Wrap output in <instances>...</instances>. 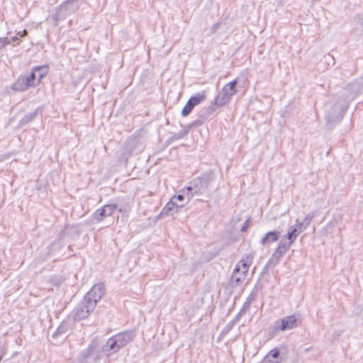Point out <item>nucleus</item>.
I'll list each match as a JSON object with an SVG mask.
<instances>
[{
    "label": "nucleus",
    "mask_w": 363,
    "mask_h": 363,
    "mask_svg": "<svg viewBox=\"0 0 363 363\" xmlns=\"http://www.w3.org/2000/svg\"><path fill=\"white\" fill-rule=\"evenodd\" d=\"M238 82V79H235L223 86L220 92L216 96L220 101V105L224 106L227 105L237 93L236 86Z\"/></svg>",
    "instance_id": "obj_8"
},
{
    "label": "nucleus",
    "mask_w": 363,
    "mask_h": 363,
    "mask_svg": "<svg viewBox=\"0 0 363 363\" xmlns=\"http://www.w3.org/2000/svg\"><path fill=\"white\" fill-rule=\"evenodd\" d=\"M293 243L294 242L292 241L287 240L284 236L279 242L277 247L286 252L290 249Z\"/></svg>",
    "instance_id": "obj_25"
},
{
    "label": "nucleus",
    "mask_w": 363,
    "mask_h": 363,
    "mask_svg": "<svg viewBox=\"0 0 363 363\" xmlns=\"http://www.w3.org/2000/svg\"><path fill=\"white\" fill-rule=\"evenodd\" d=\"M280 238V232L279 230H273L267 232L260 240L262 245H266L268 243L276 242Z\"/></svg>",
    "instance_id": "obj_17"
},
{
    "label": "nucleus",
    "mask_w": 363,
    "mask_h": 363,
    "mask_svg": "<svg viewBox=\"0 0 363 363\" xmlns=\"http://www.w3.org/2000/svg\"><path fill=\"white\" fill-rule=\"evenodd\" d=\"M253 256L250 254L245 255L238 262V264H240L242 269V273L244 275H247L249 267L252 263Z\"/></svg>",
    "instance_id": "obj_18"
},
{
    "label": "nucleus",
    "mask_w": 363,
    "mask_h": 363,
    "mask_svg": "<svg viewBox=\"0 0 363 363\" xmlns=\"http://www.w3.org/2000/svg\"><path fill=\"white\" fill-rule=\"evenodd\" d=\"M250 220H251V217H249L245 221V223H243L240 230L241 232H245L247 230V229L249 227V225H250Z\"/></svg>",
    "instance_id": "obj_40"
},
{
    "label": "nucleus",
    "mask_w": 363,
    "mask_h": 363,
    "mask_svg": "<svg viewBox=\"0 0 363 363\" xmlns=\"http://www.w3.org/2000/svg\"><path fill=\"white\" fill-rule=\"evenodd\" d=\"M347 108L346 104L342 103V98H337L336 101L326 112V125L329 126V128H333L334 125L340 123L347 111Z\"/></svg>",
    "instance_id": "obj_4"
},
{
    "label": "nucleus",
    "mask_w": 363,
    "mask_h": 363,
    "mask_svg": "<svg viewBox=\"0 0 363 363\" xmlns=\"http://www.w3.org/2000/svg\"><path fill=\"white\" fill-rule=\"evenodd\" d=\"M286 252L277 247L271 257L268 259L267 264L264 267L262 274L266 272L269 267H274L277 266L281 258L285 255Z\"/></svg>",
    "instance_id": "obj_13"
},
{
    "label": "nucleus",
    "mask_w": 363,
    "mask_h": 363,
    "mask_svg": "<svg viewBox=\"0 0 363 363\" xmlns=\"http://www.w3.org/2000/svg\"><path fill=\"white\" fill-rule=\"evenodd\" d=\"M258 363H277L275 360H273L269 357V355H266L264 359Z\"/></svg>",
    "instance_id": "obj_42"
},
{
    "label": "nucleus",
    "mask_w": 363,
    "mask_h": 363,
    "mask_svg": "<svg viewBox=\"0 0 363 363\" xmlns=\"http://www.w3.org/2000/svg\"><path fill=\"white\" fill-rule=\"evenodd\" d=\"M186 191V196L188 198V202L195 196V195H198L197 194H194V191H187L185 189H182L181 191V192H183L184 194V192Z\"/></svg>",
    "instance_id": "obj_36"
},
{
    "label": "nucleus",
    "mask_w": 363,
    "mask_h": 363,
    "mask_svg": "<svg viewBox=\"0 0 363 363\" xmlns=\"http://www.w3.org/2000/svg\"><path fill=\"white\" fill-rule=\"evenodd\" d=\"M355 20L357 21V23L361 26L363 31V13L357 15L355 16Z\"/></svg>",
    "instance_id": "obj_39"
},
{
    "label": "nucleus",
    "mask_w": 363,
    "mask_h": 363,
    "mask_svg": "<svg viewBox=\"0 0 363 363\" xmlns=\"http://www.w3.org/2000/svg\"><path fill=\"white\" fill-rule=\"evenodd\" d=\"M67 249L69 250V252H72V245H69L67 246Z\"/></svg>",
    "instance_id": "obj_49"
},
{
    "label": "nucleus",
    "mask_w": 363,
    "mask_h": 363,
    "mask_svg": "<svg viewBox=\"0 0 363 363\" xmlns=\"http://www.w3.org/2000/svg\"><path fill=\"white\" fill-rule=\"evenodd\" d=\"M9 39L11 40V44L10 45H12L13 46H16L17 45H19L21 42V39L19 38V37L18 35L16 36H13V37H11L9 38Z\"/></svg>",
    "instance_id": "obj_37"
},
{
    "label": "nucleus",
    "mask_w": 363,
    "mask_h": 363,
    "mask_svg": "<svg viewBox=\"0 0 363 363\" xmlns=\"http://www.w3.org/2000/svg\"><path fill=\"white\" fill-rule=\"evenodd\" d=\"M121 349L113 336L108 338L101 349L99 347L98 341L92 340L88 347L80 352L79 363H97L103 354L108 357L117 353Z\"/></svg>",
    "instance_id": "obj_1"
},
{
    "label": "nucleus",
    "mask_w": 363,
    "mask_h": 363,
    "mask_svg": "<svg viewBox=\"0 0 363 363\" xmlns=\"http://www.w3.org/2000/svg\"><path fill=\"white\" fill-rule=\"evenodd\" d=\"M210 117L202 110L198 115L197 118L188 125V128L201 126Z\"/></svg>",
    "instance_id": "obj_19"
},
{
    "label": "nucleus",
    "mask_w": 363,
    "mask_h": 363,
    "mask_svg": "<svg viewBox=\"0 0 363 363\" xmlns=\"http://www.w3.org/2000/svg\"><path fill=\"white\" fill-rule=\"evenodd\" d=\"M29 87H30V84L26 82L25 75H21L11 86L16 91H24Z\"/></svg>",
    "instance_id": "obj_16"
},
{
    "label": "nucleus",
    "mask_w": 363,
    "mask_h": 363,
    "mask_svg": "<svg viewBox=\"0 0 363 363\" xmlns=\"http://www.w3.org/2000/svg\"><path fill=\"white\" fill-rule=\"evenodd\" d=\"M244 314H245V313L243 312L242 310H240L238 313L235 316L232 321L236 324Z\"/></svg>",
    "instance_id": "obj_41"
},
{
    "label": "nucleus",
    "mask_w": 363,
    "mask_h": 363,
    "mask_svg": "<svg viewBox=\"0 0 363 363\" xmlns=\"http://www.w3.org/2000/svg\"><path fill=\"white\" fill-rule=\"evenodd\" d=\"M215 179V174L213 170L203 172L201 176L195 178V182H200L207 190L211 183Z\"/></svg>",
    "instance_id": "obj_14"
},
{
    "label": "nucleus",
    "mask_w": 363,
    "mask_h": 363,
    "mask_svg": "<svg viewBox=\"0 0 363 363\" xmlns=\"http://www.w3.org/2000/svg\"><path fill=\"white\" fill-rule=\"evenodd\" d=\"M43 108L39 106L34 111L26 113L18 122V127L22 128L33 121L39 113H42Z\"/></svg>",
    "instance_id": "obj_15"
},
{
    "label": "nucleus",
    "mask_w": 363,
    "mask_h": 363,
    "mask_svg": "<svg viewBox=\"0 0 363 363\" xmlns=\"http://www.w3.org/2000/svg\"><path fill=\"white\" fill-rule=\"evenodd\" d=\"M11 44V40L9 37H1L0 38V50Z\"/></svg>",
    "instance_id": "obj_35"
},
{
    "label": "nucleus",
    "mask_w": 363,
    "mask_h": 363,
    "mask_svg": "<svg viewBox=\"0 0 363 363\" xmlns=\"http://www.w3.org/2000/svg\"><path fill=\"white\" fill-rule=\"evenodd\" d=\"M315 216V212H312L311 213L306 215V216L304 218V219L302 221L303 223V229H306L310 225L311 222L312 221L313 218Z\"/></svg>",
    "instance_id": "obj_33"
},
{
    "label": "nucleus",
    "mask_w": 363,
    "mask_h": 363,
    "mask_svg": "<svg viewBox=\"0 0 363 363\" xmlns=\"http://www.w3.org/2000/svg\"><path fill=\"white\" fill-rule=\"evenodd\" d=\"M105 294V286L103 283L94 284L84 295L83 300L74 308L72 316L75 321H79L87 318L94 310L97 303Z\"/></svg>",
    "instance_id": "obj_2"
},
{
    "label": "nucleus",
    "mask_w": 363,
    "mask_h": 363,
    "mask_svg": "<svg viewBox=\"0 0 363 363\" xmlns=\"http://www.w3.org/2000/svg\"><path fill=\"white\" fill-rule=\"evenodd\" d=\"M68 330V325L66 323L62 322L57 328V330L52 333V337L53 338L61 335L62 334H65Z\"/></svg>",
    "instance_id": "obj_27"
},
{
    "label": "nucleus",
    "mask_w": 363,
    "mask_h": 363,
    "mask_svg": "<svg viewBox=\"0 0 363 363\" xmlns=\"http://www.w3.org/2000/svg\"><path fill=\"white\" fill-rule=\"evenodd\" d=\"M80 230L78 225H66L63 229L60 230L58 233V237L60 239H65L66 237H69L72 240H74L76 237L79 236Z\"/></svg>",
    "instance_id": "obj_12"
},
{
    "label": "nucleus",
    "mask_w": 363,
    "mask_h": 363,
    "mask_svg": "<svg viewBox=\"0 0 363 363\" xmlns=\"http://www.w3.org/2000/svg\"><path fill=\"white\" fill-rule=\"evenodd\" d=\"M184 206V204H179L170 199V200L162 208L157 217L159 218H162L166 216H172L174 213H178Z\"/></svg>",
    "instance_id": "obj_9"
},
{
    "label": "nucleus",
    "mask_w": 363,
    "mask_h": 363,
    "mask_svg": "<svg viewBox=\"0 0 363 363\" xmlns=\"http://www.w3.org/2000/svg\"><path fill=\"white\" fill-rule=\"evenodd\" d=\"M28 35V30L26 29H23L22 31H19L17 33V35L20 38L25 37Z\"/></svg>",
    "instance_id": "obj_46"
},
{
    "label": "nucleus",
    "mask_w": 363,
    "mask_h": 363,
    "mask_svg": "<svg viewBox=\"0 0 363 363\" xmlns=\"http://www.w3.org/2000/svg\"><path fill=\"white\" fill-rule=\"evenodd\" d=\"M294 226H297V228L301 230V233L305 230L303 229V222H300L298 219L296 220V224Z\"/></svg>",
    "instance_id": "obj_44"
},
{
    "label": "nucleus",
    "mask_w": 363,
    "mask_h": 363,
    "mask_svg": "<svg viewBox=\"0 0 363 363\" xmlns=\"http://www.w3.org/2000/svg\"><path fill=\"white\" fill-rule=\"evenodd\" d=\"M135 335L133 330H125L113 335L121 348H123L132 342Z\"/></svg>",
    "instance_id": "obj_10"
},
{
    "label": "nucleus",
    "mask_w": 363,
    "mask_h": 363,
    "mask_svg": "<svg viewBox=\"0 0 363 363\" xmlns=\"http://www.w3.org/2000/svg\"><path fill=\"white\" fill-rule=\"evenodd\" d=\"M49 70L48 65H41V66H35L34 67V71L38 72V79L39 81L44 78Z\"/></svg>",
    "instance_id": "obj_26"
},
{
    "label": "nucleus",
    "mask_w": 363,
    "mask_h": 363,
    "mask_svg": "<svg viewBox=\"0 0 363 363\" xmlns=\"http://www.w3.org/2000/svg\"><path fill=\"white\" fill-rule=\"evenodd\" d=\"M251 304V303L245 301L240 310L246 313V312L250 309Z\"/></svg>",
    "instance_id": "obj_43"
},
{
    "label": "nucleus",
    "mask_w": 363,
    "mask_h": 363,
    "mask_svg": "<svg viewBox=\"0 0 363 363\" xmlns=\"http://www.w3.org/2000/svg\"><path fill=\"white\" fill-rule=\"evenodd\" d=\"M1 353V355H4L5 354V350L4 348L2 347V346H0V354Z\"/></svg>",
    "instance_id": "obj_47"
},
{
    "label": "nucleus",
    "mask_w": 363,
    "mask_h": 363,
    "mask_svg": "<svg viewBox=\"0 0 363 363\" xmlns=\"http://www.w3.org/2000/svg\"><path fill=\"white\" fill-rule=\"evenodd\" d=\"M280 351L278 348H273L269 351V352L267 355H269L270 358L277 359L279 357Z\"/></svg>",
    "instance_id": "obj_34"
},
{
    "label": "nucleus",
    "mask_w": 363,
    "mask_h": 363,
    "mask_svg": "<svg viewBox=\"0 0 363 363\" xmlns=\"http://www.w3.org/2000/svg\"><path fill=\"white\" fill-rule=\"evenodd\" d=\"M36 71H34V67L32 69L31 72L28 75L25 76L26 82L30 84V86H33L35 85V79L36 78Z\"/></svg>",
    "instance_id": "obj_32"
},
{
    "label": "nucleus",
    "mask_w": 363,
    "mask_h": 363,
    "mask_svg": "<svg viewBox=\"0 0 363 363\" xmlns=\"http://www.w3.org/2000/svg\"><path fill=\"white\" fill-rule=\"evenodd\" d=\"M62 240V239L59 238L58 235L57 236V239L46 247L45 258L57 256L60 254L61 249L65 246Z\"/></svg>",
    "instance_id": "obj_11"
},
{
    "label": "nucleus",
    "mask_w": 363,
    "mask_h": 363,
    "mask_svg": "<svg viewBox=\"0 0 363 363\" xmlns=\"http://www.w3.org/2000/svg\"><path fill=\"white\" fill-rule=\"evenodd\" d=\"M301 233V230L297 226H291L284 237L289 240L292 241L293 242L296 240L297 237Z\"/></svg>",
    "instance_id": "obj_22"
},
{
    "label": "nucleus",
    "mask_w": 363,
    "mask_h": 363,
    "mask_svg": "<svg viewBox=\"0 0 363 363\" xmlns=\"http://www.w3.org/2000/svg\"><path fill=\"white\" fill-rule=\"evenodd\" d=\"M190 128H188V125L185 128V129L182 130V131L179 133H174L172 136H171L167 143H170L174 140H178L184 137H185L189 132Z\"/></svg>",
    "instance_id": "obj_24"
},
{
    "label": "nucleus",
    "mask_w": 363,
    "mask_h": 363,
    "mask_svg": "<svg viewBox=\"0 0 363 363\" xmlns=\"http://www.w3.org/2000/svg\"><path fill=\"white\" fill-rule=\"evenodd\" d=\"M187 191H194V194L199 195L206 192V189L200 182H195V179L190 182V185L186 187Z\"/></svg>",
    "instance_id": "obj_20"
},
{
    "label": "nucleus",
    "mask_w": 363,
    "mask_h": 363,
    "mask_svg": "<svg viewBox=\"0 0 363 363\" xmlns=\"http://www.w3.org/2000/svg\"><path fill=\"white\" fill-rule=\"evenodd\" d=\"M240 271H242L241 267L240 264H236L235 267L234 268L233 271L232 275H237L238 273H239Z\"/></svg>",
    "instance_id": "obj_45"
},
{
    "label": "nucleus",
    "mask_w": 363,
    "mask_h": 363,
    "mask_svg": "<svg viewBox=\"0 0 363 363\" xmlns=\"http://www.w3.org/2000/svg\"><path fill=\"white\" fill-rule=\"evenodd\" d=\"M223 106H224L223 105L220 104V101H218V99L215 97L213 101H212V103L208 107L204 108L203 110L210 117L218 108H222Z\"/></svg>",
    "instance_id": "obj_21"
},
{
    "label": "nucleus",
    "mask_w": 363,
    "mask_h": 363,
    "mask_svg": "<svg viewBox=\"0 0 363 363\" xmlns=\"http://www.w3.org/2000/svg\"><path fill=\"white\" fill-rule=\"evenodd\" d=\"M245 277H246V275H244V274H242V273L240 276L231 275L230 283H231L232 286H233V287L238 286L244 281Z\"/></svg>",
    "instance_id": "obj_28"
},
{
    "label": "nucleus",
    "mask_w": 363,
    "mask_h": 363,
    "mask_svg": "<svg viewBox=\"0 0 363 363\" xmlns=\"http://www.w3.org/2000/svg\"><path fill=\"white\" fill-rule=\"evenodd\" d=\"M235 325L234 322L230 321L221 330L218 337V341L223 338L233 329Z\"/></svg>",
    "instance_id": "obj_29"
},
{
    "label": "nucleus",
    "mask_w": 363,
    "mask_h": 363,
    "mask_svg": "<svg viewBox=\"0 0 363 363\" xmlns=\"http://www.w3.org/2000/svg\"><path fill=\"white\" fill-rule=\"evenodd\" d=\"M361 92H363V77H359L346 85L342 89L338 98H342V103L346 104V106L348 107L350 103Z\"/></svg>",
    "instance_id": "obj_5"
},
{
    "label": "nucleus",
    "mask_w": 363,
    "mask_h": 363,
    "mask_svg": "<svg viewBox=\"0 0 363 363\" xmlns=\"http://www.w3.org/2000/svg\"><path fill=\"white\" fill-rule=\"evenodd\" d=\"M129 206H119L115 203L106 204L100 208L96 210L91 216L92 223H99L104 220L106 218L111 216L113 213L118 210L121 213H125L130 211Z\"/></svg>",
    "instance_id": "obj_6"
},
{
    "label": "nucleus",
    "mask_w": 363,
    "mask_h": 363,
    "mask_svg": "<svg viewBox=\"0 0 363 363\" xmlns=\"http://www.w3.org/2000/svg\"><path fill=\"white\" fill-rule=\"evenodd\" d=\"M4 356V355H1V353L0 354V362L2 360Z\"/></svg>",
    "instance_id": "obj_50"
},
{
    "label": "nucleus",
    "mask_w": 363,
    "mask_h": 363,
    "mask_svg": "<svg viewBox=\"0 0 363 363\" xmlns=\"http://www.w3.org/2000/svg\"><path fill=\"white\" fill-rule=\"evenodd\" d=\"M195 106H194L189 101H187L186 104L182 110V116L186 117L189 116Z\"/></svg>",
    "instance_id": "obj_30"
},
{
    "label": "nucleus",
    "mask_w": 363,
    "mask_h": 363,
    "mask_svg": "<svg viewBox=\"0 0 363 363\" xmlns=\"http://www.w3.org/2000/svg\"><path fill=\"white\" fill-rule=\"evenodd\" d=\"M206 99V94L205 91H203L202 93H197L195 95L191 96L188 101L191 103L194 106H196L205 101Z\"/></svg>",
    "instance_id": "obj_23"
},
{
    "label": "nucleus",
    "mask_w": 363,
    "mask_h": 363,
    "mask_svg": "<svg viewBox=\"0 0 363 363\" xmlns=\"http://www.w3.org/2000/svg\"><path fill=\"white\" fill-rule=\"evenodd\" d=\"M335 222L336 221L335 220H331L330 223H328V226L329 227L330 225H333Z\"/></svg>",
    "instance_id": "obj_48"
},
{
    "label": "nucleus",
    "mask_w": 363,
    "mask_h": 363,
    "mask_svg": "<svg viewBox=\"0 0 363 363\" xmlns=\"http://www.w3.org/2000/svg\"><path fill=\"white\" fill-rule=\"evenodd\" d=\"M79 0H65L55 7V13L52 15V19L55 21V26L58 25L59 21L65 20L69 16L74 13L79 9L78 1Z\"/></svg>",
    "instance_id": "obj_3"
},
{
    "label": "nucleus",
    "mask_w": 363,
    "mask_h": 363,
    "mask_svg": "<svg viewBox=\"0 0 363 363\" xmlns=\"http://www.w3.org/2000/svg\"><path fill=\"white\" fill-rule=\"evenodd\" d=\"M301 318L300 315L293 314L286 315L274 322L273 332L279 330L286 331L299 327L301 325Z\"/></svg>",
    "instance_id": "obj_7"
},
{
    "label": "nucleus",
    "mask_w": 363,
    "mask_h": 363,
    "mask_svg": "<svg viewBox=\"0 0 363 363\" xmlns=\"http://www.w3.org/2000/svg\"><path fill=\"white\" fill-rule=\"evenodd\" d=\"M257 295H258V288L257 286H255L252 289V290L251 291V292L250 293V294L248 295V296L247 297V299L245 301L252 303L257 298Z\"/></svg>",
    "instance_id": "obj_31"
},
{
    "label": "nucleus",
    "mask_w": 363,
    "mask_h": 363,
    "mask_svg": "<svg viewBox=\"0 0 363 363\" xmlns=\"http://www.w3.org/2000/svg\"><path fill=\"white\" fill-rule=\"evenodd\" d=\"M185 199V196L183 194H179L177 195H174L173 196H172L171 199L174 201H183Z\"/></svg>",
    "instance_id": "obj_38"
}]
</instances>
